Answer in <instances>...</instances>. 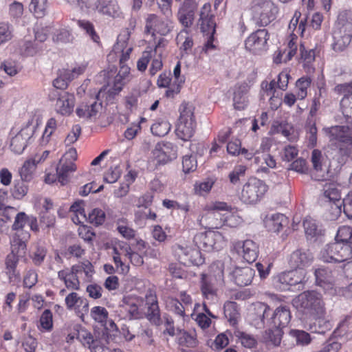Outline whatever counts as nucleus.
Returning <instances> with one entry per match:
<instances>
[{"label": "nucleus", "instance_id": "nucleus-1", "mask_svg": "<svg viewBox=\"0 0 352 352\" xmlns=\"http://www.w3.org/2000/svg\"><path fill=\"white\" fill-rule=\"evenodd\" d=\"M255 317L252 324L256 329L264 328L269 324L274 328L283 329L287 326L291 320V313L288 307L279 306L274 311L265 303L258 302L254 306Z\"/></svg>", "mask_w": 352, "mask_h": 352}, {"label": "nucleus", "instance_id": "nucleus-2", "mask_svg": "<svg viewBox=\"0 0 352 352\" xmlns=\"http://www.w3.org/2000/svg\"><path fill=\"white\" fill-rule=\"evenodd\" d=\"M324 131L331 146L335 147L342 157L352 155V126L336 125Z\"/></svg>", "mask_w": 352, "mask_h": 352}, {"label": "nucleus", "instance_id": "nucleus-3", "mask_svg": "<svg viewBox=\"0 0 352 352\" xmlns=\"http://www.w3.org/2000/svg\"><path fill=\"white\" fill-rule=\"evenodd\" d=\"M293 306L305 316L321 315L326 310L322 296L315 291H306L292 300Z\"/></svg>", "mask_w": 352, "mask_h": 352}, {"label": "nucleus", "instance_id": "nucleus-4", "mask_svg": "<svg viewBox=\"0 0 352 352\" xmlns=\"http://www.w3.org/2000/svg\"><path fill=\"white\" fill-rule=\"evenodd\" d=\"M307 281L306 271L295 269L274 276L272 278V285L280 291L290 290L292 287H297L298 290H302Z\"/></svg>", "mask_w": 352, "mask_h": 352}, {"label": "nucleus", "instance_id": "nucleus-5", "mask_svg": "<svg viewBox=\"0 0 352 352\" xmlns=\"http://www.w3.org/2000/svg\"><path fill=\"white\" fill-rule=\"evenodd\" d=\"M267 191V186L263 181L251 177L242 186L239 198L245 204L254 205L261 200Z\"/></svg>", "mask_w": 352, "mask_h": 352}, {"label": "nucleus", "instance_id": "nucleus-6", "mask_svg": "<svg viewBox=\"0 0 352 352\" xmlns=\"http://www.w3.org/2000/svg\"><path fill=\"white\" fill-rule=\"evenodd\" d=\"M278 11L270 0H254L252 6V18L259 26H266L275 20Z\"/></svg>", "mask_w": 352, "mask_h": 352}, {"label": "nucleus", "instance_id": "nucleus-7", "mask_svg": "<svg viewBox=\"0 0 352 352\" xmlns=\"http://www.w3.org/2000/svg\"><path fill=\"white\" fill-rule=\"evenodd\" d=\"M157 320H161V322L157 326L159 330L162 331L165 338L166 335L171 337L177 335V343L180 346L192 348L197 346V340L195 334L189 333L186 331L180 329H177V333H175L173 320L170 317L164 316L162 319L157 318Z\"/></svg>", "mask_w": 352, "mask_h": 352}, {"label": "nucleus", "instance_id": "nucleus-8", "mask_svg": "<svg viewBox=\"0 0 352 352\" xmlns=\"http://www.w3.org/2000/svg\"><path fill=\"white\" fill-rule=\"evenodd\" d=\"M351 257L352 248L341 242L328 244L320 252V259L326 263H342Z\"/></svg>", "mask_w": 352, "mask_h": 352}, {"label": "nucleus", "instance_id": "nucleus-9", "mask_svg": "<svg viewBox=\"0 0 352 352\" xmlns=\"http://www.w3.org/2000/svg\"><path fill=\"white\" fill-rule=\"evenodd\" d=\"M227 208V203L215 202L210 210L197 218L199 225L205 229H219L223 227L222 210Z\"/></svg>", "mask_w": 352, "mask_h": 352}, {"label": "nucleus", "instance_id": "nucleus-10", "mask_svg": "<svg viewBox=\"0 0 352 352\" xmlns=\"http://www.w3.org/2000/svg\"><path fill=\"white\" fill-rule=\"evenodd\" d=\"M35 129L36 126L29 121L16 133L12 130L10 144L11 151L15 154H21L28 145L31 143Z\"/></svg>", "mask_w": 352, "mask_h": 352}, {"label": "nucleus", "instance_id": "nucleus-11", "mask_svg": "<svg viewBox=\"0 0 352 352\" xmlns=\"http://www.w3.org/2000/svg\"><path fill=\"white\" fill-rule=\"evenodd\" d=\"M193 241L199 250L206 252L219 251L226 245L224 237L219 232L199 233L195 236Z\"/></svg>", "mask_w": 352, "mask_h": 352}, {"label": "nucleus", "instance_id": "nucleus-12", "mask_svg": "<svg viewBox=\"0 0 352 352\" xmlns=\"http://www.w3.org/2000/svg\"><path fill=\"white\" fill-rule=\"evenodd\" d=\"M175 256L178 261L184 265L199 266L204 263V258L202 256L200 250L197 246H183L176 245L174 248Z\"/></svg>", "mask_w": 352, "mask_h": 352}, {"label": "nucleus", "instance_id": "nucleus-13", "mask_svg": "<svg viewBox=\"0 0 352 352\" xmlns=\"http://www.w3.org/2000/svg\"><path fill=\"white\" fill-rule=\"evenodd\" d=\"M216 274L210 275L209 278L202 274L201 289L203 296L208 300H214L217 296L215 285H221L223 283V270L221 267H216Z\"/></svg>", "mask_w": 352, "mask_h": 352}, {"label": "nucleus", "instance_id": "nucleus-14", "mask_svg": "<svg viewBox=\"0 0 352 352\" xmlns=\"http://www.w3.org/2000/svg\"><path fill=\"white\" fill-rule=\"evenodd\" d=\"M52 100H56L55 107L56 111L62 115L70 114L74 107V97L67 92H60L52 90L50 94Z\"/></svg>", "mask_w": 352, "mask_h": 352}, {"label": "nucleus", "instance_id": "nucleus-15", "mask_svg": "<svg viewBox=\"0 0 352 352\" xmlns=\"http://www.w3.org/2000/svg\"><path fill=\"white\" fill-rule=\"evenodd\" d=\"M268 40V33L265 29L258 30L245 40V48L254 54L265 50Z\"/></svg>", "mask_w": 352, "mask_h": 352}, {"label": "nucleus", "instance_id": "nucleus-16", "mask_svg": "<svg viewBox=\"0 0 352 352\" xmlns=\"http://www.w3.org/2000/svg\"><path fill=\"white\" fill-rule=\"evenodd\" d=\"M340 186L336 183L329 182L326 183L323 187V195L324 198L330 201H333V204L331 206V210H333V217L331 220L337 219L341 213L340 205L336 204L340 202L341 198Z\"/></svg>", "mask_w": 352, "mask_h": 352}, {"label": "nucleus", "instance_id": "nucleus-17", "mask_svg": "<svg viewBox=\"0 0 352 352\" xmlns=\"http://www.w3.org/2000/svg\"><path fill=\"white\" fill-rule=\"evenodd\" d=\"M177 158L176 147L170 142H161L155 146V166L164 165Z\"/></svg>", "mask_w": 352, "mask_h": 352}, {"label": "nucleus", "instance_id": "nucleus-18", "mask_svg": "<svg viewBox=\"0 0 352 352\" xmlns=\"http://www.w3.org/2000/svg\"><path fill=\"white\" fill-rule=\"evenodd\" d=\"M234 249L248 263L256 261L258 255V245L252 240L238 241L233 245Z\"/></svg>", "mask_w": 352, "mask_h": 352}, {"label": "nucleus", "instance_id": "nucleus-19", "mask_svg": "<svg viewBox=\"0 0 352 352\" xmlns=\"http://www.w3.org/2000/svg\"><path fill=\"white\" fill-rule=\"evenodd\" d=\"M312 254L307 250H296L294 251L288 258V264L292 268L296 270H305L313 261Z\"/></svg>", "mask_w": 352, "mask_h": 352}, {"label": "nucleus", "instance_id": "nucleus-20", "mask_svg": "<svg viewBox=\"0 0 352 352\" xmlns=\"http://www.w3.org/2000/svg\"><path fill=\"white\" fill-rule=\"evenodd\" d=\"M198 25L204 33L214 34L215 32L214 16L210 12V5L209 3H205L201 8Z\"/></svg>", "mask_w": 352, "mask_h": 352}, {"label": "nucleus", "instance_id": "nucleus-21", "mask_svg": "<svg viewBox=\"0 0 352 352\" xmlns=\"http://www.w3.org/2000/svg\"><path fill=\"white\" fill-rule=\"evenodd\" d=\"M197 8L193 0H185L178 12L179 22L185 27H190L194 21L195 12Z\"/></svg>", "mask_w": 352, "mask_h": 352}, {"label": "nucleus", "instance_id": "nucleus-22", "mask_svg": "<svg viewBox=\"0 0 352 352\" xmlns=\"http://www.w3.org/2000/svg\"><path fill=\"white\" fill-rule=\"evenodd\" d=\"M30 234L28 232L18 231L13 236L11 241V252L19 254V256H25L26 253V243L29 240Z\"/></svg>", "mask_w": 352, "mask_h": 352}, {"label": "nucleus", "instance_id": "nucleus-23", "mask_svg": "<svg viewBox=\"0 0 352 352\" xmlns=\"http://www.w3.org/2000/svg\"><path fill=\"white\" fill-rule=\"evenodd\" d=\"M311 317L313 322L309 324V330L311 332L323 334L332 328L331 322L326 318V310L321 315H313Z\"/></svg>", "mask_w": 352, "mask_h": 352}, {"label": "nucleus", "instance_id": "nucleus-24", "mask_svg": "<svg viewBox=\"0 0 352 352\" xmlns=\"http://www.w3.org/2000/svg\"><path fill=\"white\" fill-rule=\"evenodd\" d=\"M153 196L151 195H144L138 200V210L135 212L137 219L140 220L154 219V214L152 213L151 206Z\"/></svg>", "mask_w": 352, "mask_h": 352}, {"label": "nucleus", "instance_id": "nucleus-25", "mask_svg": "<svg viewBox=\"0 0 352 352\" xmlns=\"http://www.w3.org/2000/svg\"><path fill=\"white\" fill-rule=\"evenodd\" d=\"M130 80V68L125 65V63H120V69L115 76L113 85L109 90L111 94H118L122 89V87Z\"/></svg>", "mask_w": 352, "mask_h": 352}, {"label": "nucleus", "instance_id": "nucleus-26", "mask_svg": "<svg viewBox=\"0 0 352 352\" xmlns=\"http://www.w3.org/2000/svg\"><path fill=\"white\" fill-rule=\"evenodd\" d=\"M254 273V270L250 267H236L232 272V278L236 285L244 287L251 283Z\"/></svg>", "mask_w": 352, "mask_h": 352}, {"label": "nucleus", "instance_id": "nucleus-27", "mask_svg": "<svg viewBox=\"0 0 352 352\" xmlns=\"http://www.w3.org/2000/svg\"><path fill=\"white\" fill-rule=\"evenodd\" d=\"M222 219L223 226H226L230 228H237L243 222V219L239 214L238 210L228 204L227 208L222 210Z\"/></svg>", "mask_w": 352, "mask_h": 352}, {"label": "nucleus", "instance_id": "nucleus-28", "mask_svg": "<svg viewBox=\"0 0 352 352\" xmlns=\"http://www.w3.org/2000/svg\"><path fill=\"white\" fill-rule=\"evenodd\" d=\"M102 109V102L94 99L87 103L80 104L76 109V113L80 118H95Z\"/></svg>", "mask_w": 352, "mask_h": 352}, {"label": "nucleus", "instance_id": "nucleus-29", "mask_svg": "<svg viewBox=\"0 0 352 352\" xmlns=\"http://www.w3.org/2000/svg\"><path fill=\"white\" fill-rule=\"evenodd\" d=\"M352 34L342 32L340 30H333V39L331 44L332 49L336 52L344 51L351 41Z\"/></svg>", "mask_w": 352, "mask_h": 352}, {"label": "nucleus", "instance_id": "nucleus-30", "mask_svg": "<svg viewBox=\"0 0 352 352\" xmlns=\"http://www.w3.org/2000/svg\"><path fill=\"white\" fill-rule=\"evenodd\" d=\"M65 161L64 159H60L56 167L57 178L63 186L68 183L70 174L76 169L74 163L66 162Z\"/></svg>", "mask_w": 352, "mask_h": 352}, {"label": "nucleus", "instance_id": "nucleus-31", "mask_svg": "<svg viewBox=\"0 0 352 352\" xmlns=\"http://www.w3.org/2000/svg\"><path fill=\"white\" fill-rule=\"evenodd\" d=\"M334 30L352 34V10H344L339 12Z\"/></svg>", "mask_w": 352, "mask_h": 352}, {"label": "nucleus", "instance_id": "nucleus-32", "mask_svg": "<svg viewBox=\"0 0 352 352\" xmlns=\"http://www.w3.org/2000/svg\"><path fill=\"white\" fill-rule=\"evenodd\" d=\"M98 12L112 18H120L122 12L116 0H102Z\"/></svg>", "mask_w": 352, "mask_h": 352}, {"label": "nucleus", "instance_id": "nucleus-33", "mask_svg": "<svg viewBox=\"0 0 352 352\" xmlns=\"http://www.w3.org/2000/svg\"><path fill=\"white\" fill-rule=\"evenodd\" d=\"M195 126V121H178L175 130L177 136L184 141L190 140L194 135Z\"/></svg>", "mask_w": 352, "mask_h": 352}, {"label": "nucleus", "instance_id": "nucleus-34", "mask_svg": "<svg viewBox=\"0 0 352 352\" xmlns=\"http://www.w3.org/2000/svg\"><path fill=\"white\" fill-rule=\"evenodd\" d=\"M23 256L10 252L6 258V274L9 277L10 281H13L19 278V273L16 271V266L19 262V258Z\"/></svg>", "mask_w": 352, "mask_h": 352}, {"label": "nucleus", "instance_id": "nucleus-35", "mask_svg": "<svg viewBox=\"0 0 352 352\" xmlns=\"http://www.w3.org/2000/svg\"><path fill=\"white\" fill-rule=\"evenodd\" d=\"M311 161L314 169L318 173V175L315 176L316 179L324 180L325 170L324 169V157L322 152L318 149H314L311 153Z\"/></svg>", "mask_w": 352, "mask_h": 352}, {"label": "nucleus", "instance_id": "nucleus-36", "mask_svg": "<svg viewBox=\"0 0 352 352\" xmlns=\"http://www.w3.org/2000/svg\"><path fill=\"white\" fill-rule=\"evenodd\" d=\"M224 316L232 326L237 324L240 318L239 306L236 302L228 301L224 304Z\"/></svg>", "mask_w": 352, "mask_h": 352}, {"label": "nucleus", "instance_id": "nucleus-37", "mask_svg": "<svg viewBox=\"0 0 352 352\" xmlns=\"http://www.w3.org/2000/svg\"><path fill=\"white\" fill-rule=\"evenodd\" d=\"M247 91V87L244 85L236 88L233 96V105L236 109L242 110L248 105Z\"/></svg>", "mask_w": 352, "mask_h": 352}, {"label": "nucleus", "instance_id": "nucleus-38", "mask_svg": "<svg viewBox=\"0 0 352 352\" xmlns=\"http://www.w3.org/2000/svg\"><path fill=\"white\" fill-rule=\"evenodd\" d=\"M316 281L318 285H332L335 281V277L333 272L324 267L318 268L315 270Z\"/></svg>", "mask_w": 352, "mask_h": 352}, {"label": "nucleus", "instance_id": "nucleus-39", "mask_svg": "<svg viewBox=\"0 0 352 352\" xmlns=\"http://www.w3.org/2000/svg\"><path fill=\"white\" fill-rule=\"evenodd\" d=\"M287 222V219L284 214L277 213L272 214L266 221V226L270 231L278 232Z\"/></svg>", "mask_w": 352, "mask_h": 352}, {"label": "nucleus", "instance_id": "nucleus-40", "mask_svg": "<svg viewBox=\"0 0 352 352\" xmlns=\"http://www.w3.org/2000/svg\"><path fill=\"white\" fill-rule=\"evenodd\" d=\"M58 277L63 280L67 289L69 290H79L80 280L78 276L69 274L60 270L58 272Z\"/></svg>", "mask_w": 352, "mask_h": 352}, {"label": "nucleus", "instance_id": "nucleus-41", "mask_svg": "<svg viewBox=\"0 0 352 352\" xmlns=\"http://www.w3.org/2000/svg\"><path fill=\"white\" fill-rule=\"evenodd\" d=\"M254 163L258 165L261 164L257 171L263 173H267L270 168H273L276 164L274 157L268 153H263L261 157L255 156Z\"/></svg>", "mask_w": 352, "mask_h": 352}, {"label": "nucleus", "instance_id": "nucleus-42", "mask_svg": "<svg viewBox=\"0 0 352 352\" xmlns=\"http://www.w3.org/2000/svg\"><path fill=\"white\" fill-rule=\"evenodd\" d=\"M311 79L308 76H303L296 82V94L297 98L303 100L307 95V89L310 87Z\"/></svg>", "mask_w": 352, "mask_h": 352}, {"label": "nucleus", "instance_id": "nucleus-43", "mask_svg": "<svg viewBox=\"0 0 352 352\" xmlns=\"http://www.w3.org/2000/svg\"><path fill=\"white\" fill-rule=\"evenodd\" d=\"M65 305L68 309H72L74 307L83 305L84 308L88 309L89 303L86 299H83L76 292H71L65 297Z\"/></svg>", "mask_w": 352, "mask_h": 352}, {"label": "nucleus", "instance_id": "nucleus-44", "mask_svg": "<svg viewBox=\"0 0 352 352\" xmlns=\"http://www.w3.org/2000/svg\"><path fill=\"white\" fill-rule=\"evenodd\" d=\"M166 306L168 309L173 312L179 318L184 319L186 316V309L184 307L183 304L176 298H168L166 301Z\"/></svg>", "mask_w": 352, "mask_h": 352}, {"label": "nucleus", "instance_id": "nucleus-45", "mask_svg": "<svg viewBox=\"0 0 352 352\" xmlns=\"http://www.w3.org/2000/svg\"><path fill=\"white\" fill-rule=\"evenodd\" d=\"M303 226L305 228V234L310 237L317 236L321 235L322 230L319 228L316 223V220L311 217H307L303 221Z\"/></svg>", "mask_w": 352, "mask_h": 352}, {"label": "nucleus", "instance_id": "nucleus-46", "mask_svg": "<svg viewBox=\"0 0 352 352\" xmlns=\"http://www.w3.org/2000/svg\"><path fill=\"white\" fill-rule=\"evenodd\" d=\"M36 160L33 159L27 160L22 167L19 169L21 178L23 181H30L36 166Z\"/></svg>", "mask_w": 352, "mask_h": 352}, {"label": "nucleus", "instance_id": "nucleus-47", "mask_svg": "<svg viewBox=\"0 0 352 352\" xmlns=\"http://www.w3.org/2000/svg\"><path fill=\"white\" fill-rule=\"evenodd\" d=\"M195 107L189 102H182L179 107L180 113L178 121H195L194 116Z\"/></svg>", "mask_w": 352, "mask_h": 352}, {"label": "nucleus", "instance_id": "nucleus-48", "mask_svg": "<svg viewBox=\"0 0 352 352\" xmlns=\"http://www.w3.org/2000/svg\"><path fill=\"white\" fill-rule=\"evenodd\" d=\"M336 90L344 95L340 101V106L348 105L349 101L352 99V81L349 83L337 85Z\"/></svg>", "mask_w": 352, "mask_h": 352}, {"label": "nucleus", "instance_id": "nucleus-49", "mask_svg": "<svg viewBox=\"0 0 352 352\" xmlns=\"http://www.w3.org/2000/svg\"><path fill=\"white\" fill-rule=\"evenodd\" d=\"M90 316L96 322L104 325L107 322L109 313L104 307L96 306L91 309Z\"/></svg>", "mask_w": 352, "mask_h": 352}, {"label": "nucleus", "instance_id": "nucleus-50", "mask_svg": "<svg viewBox=\"0 0 352 352\" xmlns=\"http://www.w3.org/2000/svg\"><path fill=\"white\" fill-rule=\"evenodd\" d=\"M337 333L340 336H346L347 338H352V318L349 316H346L343 320H342L337 329Z\"/></svg>", "mask_w": 352, "mask_h": 352}, {"label": "nucleus", "instance_id": "nucleus-51", "mask_svg": "<svg viewBox=\"0 0 352 352\" xmlns=\"http://www.w3.org/2000/svg\"><path fill=\"white\" fill-rule=\"evenodd\" d=\"M47 9V0H31L30 10L37 18H42L45 15Z\"/></svg>", "mask_w": 352, "mask_h": 352}, {"label": "nucleus", "instance_id": "nucleus-52", "mask_svg": "<svg viewBox=\"0 0 352 352\" xmlns=\"http://www.w3.org/2000/svg\"><path fill=\"white\" fill-rule=\"evenodd\" d=\"M77 24L81 29L85 31L94 42L96 43H100V37L96 32L92 23L87 20H78L77 21Z\"/></svg>", "mask_w": 352, "mask_h": 352}, {"label": "nucleus", "instance_id": "nucleus-53", "mask_svg": "<svg viewBox=\"0 0 352 352\" xmlns=\"http://www.w3.org/2000/svg\"><path fill=\"white\" fill-rule=\"evenodd\" d=\"M56 128L57 121L56 119L54 118H50L47 122L45 131L41 140L42 145H46L50 142V138Z\"/></svg>", "mask_w": 352, "mask_h": 352}, {"label": "nucleus", "instance_id": "nucleus-54", "mask_svg": "<svg viewBox=\"0 0 352 352\" xmlns=\"http://www.w3.org/2000/svg\"><path fill=\"white\" fill-rule=\"evenodd\" d=\"M102 0H77L81 10L87 14L98 10Z\"/></svg>", "mask_w": 352, "mask_h": 352}, {"label": "nucleus", "instance_id": "nucleus-55", "mask_svg": "<svg viewBox=\"0 0 352 352\" xmlns=\"http://www.w3.org/2000/svg\"><path fill=\"white\" fill-rule=\"evenodd\" d=\"M105 220L104 212L99 208H94L89 212L87 220L89 223L95 226L102 224Z\"/></svg>", "mask_w": 352, "mask_h": 352}, {"label": "nucleus", "instance_id": "nucleus-56", "mask_svg": "<svg viewBox=\"0 0 352 352\" xmlns=\"http://www.w3.org/2000/svg\"><path fill=\"white\" fill-rule=\"evenodd\" d=\"M283 331L279 328H274V329H269L265 331L264 336L266 342H271L274 346H278L280 344Z\"/></svg>", "mask_w": 352, "mask_h": 352}, {"label": "nucleus", "instance_id": "nucleus-57", "mask_svg": "<svg viewBox=\"0 0 352 352\" xmlns=\"http://www.w3.org/2000/svg\"><path fill=\"white\" fill-rule=\"evenodd\" d=\"M22 179L14 181L13 187L11 189L12 195L14 199H21L27 194L28 188Z\"/></svg>", "mask_w": 352, "mask_h": 352}, {"label": "nucleus", "instance_id": "nucleus-58", "mask_svg": "<svg viewBox=\"0 0 352 352\" xmlns=\"http://www.w3.org/2000/svg\"><path fill=\"white\" fill-rule=\"evenodd\" d=\"M120 250L122 251L121 254H124L134 265L139 266L143 264L144 261L142 256L136 252H132L129 245L122 247Z\"/></svg>", "mask_w": 352, "mask_h": 352}, {"label": "nucleus", "instance_id": "nucleus-59", "mask_svg": "<svg viewBox=\"0 0 352 352\" xmlns=\"http://www.w3.org/2000/svg\"><path fill=\"white\" fill-rule=\"evenodd\" d=\"M12 26L8 23H0V45L10 41L13 36Z\"/></svg>", "mask_w": 352, "mask_h": 352}, {"label": "nucleus", "instance_id": "nucleus-60", "mask_svg": "<svg viewBox=\"0 0 352 352\" xmlns=\"http://www.w3.org/2000/svg\"><path fill=\"white\" fill-rule=\"evenodd\" d=\"M170 130V124L166 117L160 118L155 122V135L164 136Z\"/></svg>", "mask_w": 352, "mask_h": 352}, {"label": "nucleus", "instance_id": "nucleus-61", "mask_svg": "<svg viewBox=\"0 0 352 352\" xmlns=\"http://www.w3.org/2000/svg\"><path fill=\"white\" fill-rule=\"evenodd\" d=\"M76 338L84 346H87L89 349H91L92 344L95 342L92 334L85 328H81L78 331Z\"/></svg>", "mask_w": 352, "mask_h": 352}, {"label": "nucleus", "instance_id": "nucleus-62", "mask_svg": "<svg viewBox=\"0 0 352 352\" xmlns=\"http://www.w3.org/2000/svg\"><path fill=\"white\" fill-rule=\"evenodd\" d=\"M276 87L277 82L275 80H272L270 83H268L267 81H263L261 83L262 89L264 90L266 95L270 96L271 104H273L274 101L278 99V97L276 96Z\"/></svg>", "mask_w": 352, "mask_h": 352}, {"label": "nucleus", "instance_id": "nucleus-63", "mask_svg": "<svg viewBox=\"0 0 352 352\" xmlns=\"http://www.w3.org/2000/svg\"><path fill=\"white\" fill-rule=\"evenodd\" d=\"M352 234V228L349 226H342L340 227L336 236V242H341L343 243L349 244L350 238Z\"/></svg>", "mask_w": 352, "mask_h": 352}, {"label": "nucleus", "instance_id": "nucleus-64", "mask_svg": "<svg viewBox=\"0 0 352 352\" xmlns=\"http://www.w3.org/2000/svg\"><path fill=\"white\" fill-rule=\"evenodd\" d=\"M236 336L240 340L241 344L246 348H253L256 344V339L251 335L243 331H237Z\"/></svg>", "mask_w": 352, "mask_h": 352}]
</instances>
